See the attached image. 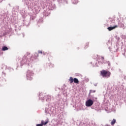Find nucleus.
<instances>
[{"label": "nucleus", "instance_id": "1", "mask_svg": "<svg viewBox=\"0 0 126 126\" xmlns=\"http://www.w3.org/2000/svg\"><path fill=\"white\" fill-rule=\"evenodd\" d=\"M100 75L103 78H109L111 76V72L108 70H102L100 71Z\"/></svg>", "mask_w": 126, "mask_h": 126}, {"label": "nucleus", "instance_id": "2", "mask_svg": "<svg viewBox=\"0 0 126 126\" xmlns=\"http://www.w3.org/2000/svg\"><path fill=\"white\" fill-rule=\"evenodd\" d=\"M69 81L70 82V83H73V81L74 82V83H76L77 84H78V83H79V81L78 80V79L76 78H74L73 79V78H72V77H70L69 79Z\"/></svg>", "mask_w": 126, "mask_h": 126}, {"label": "nucleus", "instance_id": "3", "mask_svg": "<svg viewBox=\"0 0 126 126\" xmlns=\"http://www.w3.org/2000/svg\"><path fill=\"white\" fill-rule=\"evenodd\" d=\"M33 74H34V73L32 71L28 70L27 73V79H29V80H31L32 79L31 76H33Z\"/></svg>", "mask_w": 126, "mask_h": 126}, {"label": "nucleus", "instance_id": "4", "mask_svg": "<svg viewBox=\"0 0 126 126\" xmlns=\"http://www.w3.org/2000/svg\"><path fill=\"white\" fill-rule=\"evenodd\" d=\"M93 100L92 99H88L86 101V107H91L93 105Z\"/></svg>", "mask_w": 126, "mask_h": 126}, {"label": "nucleus", "instance_id": "5", "mask_svg": "<svg viewBox=\"0 0 126 126\" xmlns=\"http://www.w3.org/2000/svg\"><path fill=\"white\" fill-rule=\"evenodd\" d=\"M44 99L46 100L47 102H48V101H51V96H50V95H45L43 97V99Z\"/></svg>", "mask_w": 126, "mask_h": 126}, {"label": "nucleus", "instance_id": "6", "mask_svg": "<svg viewBox=\"0 0 126 126\" xmlns=\"http://www.w3.org/2000/svg\"><path fill=\"white\" fill-rule=\"evenodd\" d=\"M115 28H118L117 25H116L114 27H109L107 28V29L109 30V31H112V30H114V29H115Z\"/></svg>", "mask_w": 126, "mask_h": 126}, {"label": "nucleus", "instance_id": "7", "mask_svg": "<svg viewBox=\"0 0 126 126\" xmlns=\"http://www.w3.org/2000/svg\"><path fill=\"white\" fill-rule=\"evenodd\" d=\"M119 27H120V28H124V27H125V24H124L122 23H119Z\"/></svg>", "mask_w": 126, "mask_h": 126}, {"label": "nucleus", "instance_id": "8", "mask_svg": "<svg viewBox=\"0 0 126 126\" xmlns=\"http://www.w3.org/2000/svg\"><path fill=\"white\" fill-rule=\"evenodd\" d=\"M44 126V121H41L40 124H37L36 126Z\"/></svg>", "mask_w": 126, "mask_h": 126}, {"label": "nucleus", "instance_id": "9", "mask_svg": "<svg viewBox=\"0 0 126 126\" xmlns=\"http://www.w3.org/2000/svg\"><path fill=\"white\" fill-rule=\"evenodd\" d=\"M115 124H116V120L113 119L112 121V122H111V126H114V125H115Z\"/></svg>", "mask_w": 126, "mask_h": 126}, {"label": "nucleus", "instance_id": "10", "mask_svg": "<svg viewBox=\"0 0 126 126\" xmlns=\"http://www.w3.org/2000/svg\"><path fill=\"white\" fill-rule=\"evenodd\" d=\"M2 50L3 51H7V50H8V48H7L6 46H4L2 47Z\"/></svg>", "mask_w": 126, "mask_h": 126}, {"label": "nucleus", "instance_id": "11", "mask_svg": "<svg viewBox=\"0 0 126 126\" xmlns=\"http://www.w3.org/2000/svg\"><path fill=\"white\" fill-rule=\"evenodd\" d=\"M95 92H96V91H93V90H90L89 94H91V93H95Z\"/></svg>", "mask_w": 126, "mask_h": 126}, {"label": "nucleus", "instance_id": "12", "mask_svg": "<svg viewBox=\"0 0 126 126\" xmlns=\"http://www.w3.org/2000/svg\"><path fill=\"white\" fill-rule=\"evenodd\" d=\"M48 123H49V121H46V122H45L44 123V126H46V125H47V124H48Z\"/></svg>", "mask_w": 126, "mask_h": 126}, {"label": "nucleus", "instance_id": "13", "mask_svg": "<svg viewBox=\"0 0 126 126\" xmlns=\"http://www.w3.org/2000/svg\"><path fill=\"white\" fill-rule=\"evenodd\" d=\"M85 49H86L87 48H88V43H87L85 46Z\"/></svg>", "mask_w": 126, "mask_h": 126}, {"label": "nucleus", "instance_id": "14", "mask_svg": "<svg viewBox=\"0 0 126 126\" xmlns=\"http://www.w3.org/2000/svg\"><path fill=\"white\" fill-rule=\"evenodd\" d=\"M38 54H43V52L42 51H38Z\"/></svg>", "mask_w": 126, "mask_h": 126}, {"label": "nucleus", "instance_id": "15", "mask_svg": "<svg viewBox=\"0 0 126 126\" xmlns=\"http://www.w3.org/2000/svg\"><path fill=\"white\" fill-rule=\"evenodd\" d=\"M102 59L103 60H104V58L102 57Z\"/></svg>", "mask_w": 126, "mask_h": 126}]
</instances>
